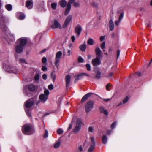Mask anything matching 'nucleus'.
<instances>
[{
  "label": "nucleus",
  "mask_w": 152,
  "mask_h": 152,
  "mask_svg": "<svg viewBox=\"0 0 152 152\" xmlns=\"http://www.w3.org/2000/svg\"><path fill=\"white\" fill-rule=\"evenodd\" d=\"M48 97L45 95L43 94H40L39 97V99L41 101L44 103L48 99Z\"/></svg>",
  "instance_id": "obj_17"
},
{
  "label": "nucleus",
  "mask_w": 152,
  "mask_h": 152,
  "mask_svg": "<svg viewBox=\"0 0 152 152\" xmlns=\"http://www.w3.org/2000/svg\"><path fill=\"white\" fill-rule=\"evenodd\" d=\"M51 27L52 28H58L60 29L61 28V24L56 20H54L53 24L51 25Z\"/></svg>",
  "instance_id": "obj_11"
},
{
  "label": "nucleus",
  "mask_w": 152,
  "mask_h": 152,
  "mask_svg": "<svg viewBox=\"0 0 152 152\" xmlns=\"http://www.w3.org/2000/svg\"><path fill=\"white\" fill-rule=\"evenodd\" d=\"M47 59L45 57H43V58L42 59V62L43 63H45L47 62Z\"/></svg>",
  "instance_id": "obj_51"
},
{
  "label": "nucleus",
  "mask_w": 152,
  "mask_h": 152,
  "mask_svg": "<svg viewBox=\"0 0 152 152\" xmlns=\"http://www.w3.org/2000/svg\"><path fill=\"white\" fill-rule=\"evenodd\" d=\"M19 45L23 47H25L27 44L28 38L26 37H22L18 39Z\"/></svg>",
  "instance_id": "obj_7"
},
{
  "label": "nucleus",
  "mask_w": 152,
  "mask_h": 152,
  "mask_svg": "<svg viewBox=\"0 0 152 152\" xmlns=\"http://www.w3.org/2000/svg\"><path fill=\"white\" fill-rule=\"evenodd\" d=\"M94 102L93 101L90 100L88 101L85 106L86 112L88 113L91 110L93 107Z\"/></svg>",
  "instance_id": "obj_4"
},
{
  "label": "nucleus",
  "mask_w": 152,
  "mask_h": 152,
  "mask_svg": "<svg viewBox=\"0 0 152 152\" xmlns=\"http://www.w3.org/2000/svg\"><path fill=\"white\" fill-rule=\"evenodd\" d=\"M105 42H103L101 45V48L103 49L105 48Z\"/></svg>",
  "instance_id": "obj_45"
},
{
  "label": "nucleus",
  "mask_w": 152,
  "mask_h": 152,
  "mask_svg": "<svg viewBox=\"0 0 152 152\" xmlns=\"http://www.w3.org/2000/svg\"><path fill=\"white\" fill-rule=\"evenodd\" d=\"M15 50L16 52L19 53H20L23 52V48L22 46L18 45L16 46Z\"/></svg>",
  "instance_id": "obj_18"
},
{
  "label": "nucleus",
  "mask_w": 152,
  "mask_h": 152,
  "mask_svg": "<svg viewBox=\"0 0 152 152\" xmlns=\"http://www.w3.org/2000/svg\"><path fill=\"white\" fill-rule=\"evenodd\" d=\"M135 74H136L139 76H140L141 75V73L140 72H138L137 73L136 72L135 73Z\"/></svg>",
  "instance_id": "obj_61"
},
{
  "label": "nucleus",
  "mask_w": 152,
  "mask_h": 152,
  "mask_svg": "<svg viewBox=\"0 0 152 152\" xmlns=\"http://www.w3.org/2000/svg\"><path fill=\"white\" fill-rule=\"evenodd\" d=\"M82 120L78 118L76 121V126L73 129V132L76 133L78 132L81 129V125L82 124Z\"/></svg>",
  "instance_id": "obj_3"
},
{
  "label": "nucleus",
  "mask_w": 152,
  "mask_h": 152,
  "mask_svg": "<svg viewBox=\"0 0 152 152\" xmlns=\"http://www.w3.org/2000/svg\"><path fill=\"white\" fill-rule=\"evenodd\" d=\"M42 78L44 80H46L47 78V75L46 74H43L42 76Z\"/></svg>",
  "instance_id": "obj_54"
},
{
  "label": "nucleus",
  "mask_w": 152,
  "mask_h": 152,
  "mask_svg": "<svg viewBox=\"0 0 152 152\" xmlns=\"http://www.w3.org/2000/svg\"><path fill=\"white\" fill-rule=\"evenodd\" d=\"M120 21H116L115 22V24L116 26H118L119 24V22Z\"/></svg>",
  "instance_id": "obj_62"
},
{
  "label": "nucleus",
  "mask_w": 152,
  "mask_h": 152,
  "mask_svg": "<svg viewBox=\"0 0 152 152\" xmlns=\"http://www.w3.org/2000/svg\"><path fill=\"white\" fill-rule=\"evenodd\" d=\"M47 68L45 66H42V70L43 71H45V70H47Z\"/></svg>",
  "instance_id": "obj_56"
},
{
  "label": "nucleus",
  "mask_w": 152,
  "mask_h": 152,
  "mask_svg": "<svg viewBox=\"0 0 152 152\" xmlns=\"http://www.w3.org/2000/svg\"><path fill=\"white\" fill-rule=\"evenodd\" d=\"M71 9V7H70L67 5L66 8L64 12V14L65 15H67L69 13Z\"/></svg>",
  "instance_id": "obj_25"
},
{
  "label": "nucleus",
  "mask_w": 152,
  "mask_h": 152,
  "mask_svg": "<svg viewBox=\"0 0 152 152\" xmlns=\"http://www.w3.org/2000/svg\"><path fill=\"white\" fill-rule=\"evenodd\" d=\"M116 125V122H114L112 123L111 126V128L112 129H113L114 128Z\"/></svg>",
  "instance_id": "obj_47"
},
{
  "label": "nucleus",
  "mask_w": 152,
  "mask_h": 152,
  "mask_svg": "<svg viewBox=\"0 0 152 152\" xmlns=\"http://www.w3.org/2000/svg\"><path fill=\"white\" fill-rule=\"evenodd\" d=\"M105 39V37L102 36L100 37V40L101 41H102Z\"/></svg>",
  "instance_id": "obj_55"
},
{
  "label": "nucleus",
  "mask_w": 152,
  "mask_h": 152,
  "mask_svg": "<svg viewBox=\"0 0 152 152\" xmlns=\"http://www.w3.org/2000/svg\"><path fill=\"white\" fill-rule=\"evenodd\" d=\"M107 141V138L106 136L104 135L102 137V142L104 144H106Z\"/></svg>",
  "instance_id": "obj_26"
},
{
  "label": "nucleus",
  "mask_w": 152,
  "mask_h": 152,
  "mask_svg": "<svg viewBox=\"0 0 152 152\" xmlns=\"http://www.w3.org/2000/svg\"><path fill=\"white\" fill-rule=\"evenodd\" d=\"M26 112L27 114V115H28V116L29 117H31V111L29 109H26Z\"/></svg>",
  "instance_id": "obj_32"
},
{
  "label": "nucleus",
  "mask_w": 152,
  "mask_h": 152,
  "mask_svg": "<svg viewBox=\"0 0 152 152\" xmlns=\"http://www.w3.org/2000/svg\"><path fill=\"white\" fill-rule=\"evenodd\" d=\"M73 5L75 7H78L80 6V4L79 3L74 2Z\"/></svg>",
  "instance_id": "obj_50"
},
{
  "label": "nucleus",
  "mask_w": 152,
  "mask_h": 152,
  "mask_svg": "<svg viewBox=\"0 0 152 152\" xmlns=\"http://www.w3.org/2000/svg\"><path fill=\"white\" fill-rule=\"evenodd\" d=\"M26 6L28 9H32L33 7V0H27L26 2Z\"/></svg>",
  "instance_id": "obj_13"
},
{
  "label": "nucleus",
  "mask_w": 152,
  "mask_h": 152,
  "mask_svg": "<svg viewBox=\"0 0 152 152\" xmlns=\"http://www.w3.org/2000/svg\"><path fill=\"white\" fill-rule=\"evenodd\" d=\"M100 58L97 57L95 58L92 60V63L94 66H97L101 64V61L99 58Z\"/></svg>",
  "instance_id": "obj_10"
},
{
  "label": "nucleus",
  "mask_w": 152,
  "mask_h": 152,
  "mask_svg": "<svg viewBox=\"0 0 152 152\" xmlns=\"http://www.w3.org/2000/svg\"><path fill=\"white\" fill-rule=\"evenodd\" d=\"M75 0H69L68 2L67 5L70 7H71V4L74 2Z\"/></svg>",
  "instance_id": "obj_35"
},
{
  "label": "nucleus",
  "mask_w": 152,
  "mask_h": 152,
  "mask_svg": "<svg viewBox=\"0 0 152 152\" xmlns=\"http://www.w3.org/2000/svg\"><path fill=\"white\" fill-rule=\"evenodd\" d=\"M62 55V53L61 51L58 52L56 54L55 64L57 68H58V63L60 61L61 57Z\"/></svg>",
  "instance_id": "obj_6"
},
{
  "label": "nucleus",
  "mask_w": 152,
  "mask_h": 152,
  "mask_svg": "<svg viewBox=\"0 0 152 152\" xmlns=\"http://www.w3.org/2000/svg\"><path fill=\"white\" fill-rule=\"evenodd\" d=\"M22 130L23 133L25 135H30L34 132V130L28 124L24 125L22 127Z\"/></svg>",
  "instance_id": "obj_1"
},
{
  "label": "nucleus",
  "mask_w": 152,
  "mask_h": 152,
  "mask_svg": "<svg viewBox=\"0 0 152 152\" xmlns=\"http://www.w3.org/2000/svg\"><path fill=\"white\" fill-rule=\"evenodd\" d=\"M37 99L36 97L29 99L26 102L25 106L28 108L31 107L36 102Z\"/></svg>",
  "instance_id": "obj_2"
},
{
  "label": "nucleus",
  "mask_w": 152,
  "mask_h": 152,
  "mask_svg": "<svg viewBox=\"0 0 152 152\" xmlns=\"http://www.w3.org/2000/svg\"><path fill=\"white\" fill-rule=\"evenodd\" d=\"M60 141H59L58 142L56 143L54 145V148H58L60 146Z\"/></svg>",
  "instance_id": "obj_34"
},
{
  "label": "nucleus",
  "mask_w": 152,
  "mask_h": 152,
  "mask_svg": "<svg viewBox=\"0 0 152 152\" xmlns=\"http://www.w3.org/2000/svg\"><path fill=\"white\" fill-rule=\"evenodd\" d=\"M28 89L30 91L33 92L35 90V87L34 85L30 84L28 86Z\"/></svg>",
  "instance_id": "obj_23"
},
{
  "label": "nucleus",
  "mask_w": 152,
  "mask_h": 152,
  "mask_svg": "<svg viewBox=\"0 0 152 152\" xmlns=\"http://www.w3.org/2000/svg\"><path fill=\"white\" fill-rule=\"evenodd\" d=\"M109 26L110 31H113L114 28V24L112 19H110V20Z\"/></svg>",
  "instance_id": "obj_22"
},
{
  "label": "nucleus",
  "mask_w": 152,
  "mask_h": 152,
  "mask_svg": "<svg viewBox=\"0 0 152 152\" xmlns=\"http://www.w3.org/2000/svg\"><path fill=\"white\" fill-rule=\"evenodd\" d=\"M83 76H89V75L88 74L86 73H82L77 75L76 76V78L75 81V82H76L78 80L81 78V77Z\"/></svg>",
  "instance_id": "obj_14"
},
{
  "label": "nucleus",
  "mask_w": 152,
  "mask_h": 152,
  "mask_svg": "<svg viewBox=\"0 0 152 152\" xmlns=\"http://www.w3.org/2000/svg\"><path fill=\"white\" fill-rule=\"evenodd\" d=\"M63 132V130L61 128H59L57 131V132L58 134H61Z\"/></svg>",
  "instance_id": "obj_37"
},
{
  "label": "nucleus",
  "mask_w": 152,
  "mask_h": 152,
  "mask_svg": "<svg viewBox=\"0 0 152 152\" xmlns=\"http://www.w3.org/2000/svg\"><path fill=\"white\" fill-rule=\"evenodd\" d=\"M48 88L49 90H52L53 89L54 86L53 84H51L48 86Z\"/></svg>",
  "instance_id": "obj_46"
},
{
  "label": "nucleus",
  "mask_w": 152,
  "mask_h": 152,
  "mask_svg": "<svg viewBox=\"0 0 152 152\" xmlns=\"http://www.w3.org/2000/svg\"><path fill=\"white\" fill-rule=\"evenodd\" d=\"M102 99L104 102H107L109 101L110 100V99Z\"/></svg>",
  "instance_id": "obj_58"
},
{
  "label": "nucleus",
  "mask_w": 152,
  "mask_h": 152,
  "mask_svg": "<svg viewBox=\"0 0 152 152\" xmlns=\"http://www.w3.org/2000/svg\"><path fill=\"white\" fill-rule=\"evenodd\" d=\"M86 66L87 68V69L88 71H90L91 70V66L89 64H87L86 65Z\"/></svg>",
  "instance_id": "obj_41"
},
{
  "label": "nucleus",
  "mask_w": 152,
  "mask_h": 152,
  "mask_svg": "<svg viewBox=\"0 0 152 152\" xmlns=\"http://www.w3.org/2000/svg\"><path fill=\"white\" fill-rule=\"evenodd\" d=\"M79 48L80 50L82 52H84L85 51L86 49V45L85 44H83L79 46Z\"/></svg>",
  "instance_id": "obj_24"
},
{
  "label": "nucleus",
  "mask_w": 152,
  "mask_h": 152,
  "mask_svg": "<svg viewBox=\"0 0 152 152\" xmlns=\"http://www.w3.org/2000/svg\"><path fill=\"white\" fill-rule=\"evenodd\" d=\"M95 94L93 93L89 92L85 95L82 98L81 100V102L83 103L88 99L91 96Z\"/></svg>",
  "instance_id": "obj_12"
},
{
  "label": "nucleus",
  "mask_w": 152,
  "mask_h": 152,
  "mask_svg": "<svg viewBox=\"0 0 152 152\" xmlns=\"http://www.w3.org/2000/svg\"><path fill=\"white\" fill-rule=\"evenodd\" d=\"M51 77L53 80V81L54 82L56 78V76L55 75L53 74V72L51 73Z\"/></svg>",
  "instance_id": "obj_42"
},
{
  "label": "nucleus",
  "mask_w": 152,
  "mask_h": 152,
  "mask_svg": "<svg viewBox=\"0 0 152 152\" xmlns=\"http://www.w3.org/2000/svg\"><path fill=\"white\" fill-rule=\"evenodd\" d=\"M48 136V131L46 130H45L44 136L43 137L44 138H45L47 137Z\"/></svg>",
  "instance_id": "obj_39"
},
{
  "label": "nucleus",
  "mask_w": 152,
  "mask_h": 152,
  "mask_svg": "<svg viewBox=\"0 0 152 152\" xmlns=\"http://www.w3.org/2000/svg\"><path fill=\"white\" fill-rule=\"evenodd\" d=\"M101 72L98 70L97 71L96 74L95 76V77L97 79H99L101 77Z\"/></svg>",
  "instance_id": "obj_28"
},
{
  "label": "nucleus",
  "mask_w": 152,
  "mask_h": 152,
  "mask_svg": "<svg viewBox=\"0 0 152 152\" xmlns=\"http://www.w3.org/2000/svg\"><path fill=\"white\" fill-rule=\"evenodd\" d=\"M128 97L127 96H126L123 100V103L124 104L125 103L128 101Z\"/></svg>",
  "instance_id": "obj_48"
},
{
  "label": "nucleus",
  "mask_w": 152,
  "mask_h": 152,
  "mask_svg": "<svg viewBox=\"0 0 152 152\" xmlns=\"http://www.w3.org/2000/svg\"><path fill=\"white\" fill-rule=\"evenodd\" d=\"M100 111L101 113H103L105 115H107L108 114L107 110V109H105L104 107L101 106L99 108Z\"/></svg>",
  "instance_id": "obj_20"
},
{
  "label": "nucleus",
  "mask_w": 152,
  "mask_h": 152,
  "mask_svg": "<svg viewBox=\"0 0 152 152\" xmlns=\"http://www.w3.org/2000/svg\"><path fill=\"white\" fill-rule=\"evenodd\" d=\"M6 69L7 72L17 74L18 71L16 67L11 65H8L6 67Z\"/></svg>",
  "instance_id": "obj_5"
},
{
  "label": "nucleus",
  "mask_w": 152,
  "mask_h": 152,
  "mask_svg": "<svg viewBox=\"0 0 152 152\" xmlns=\"http://www.w3.org/2000/svg\"><path fill=\"white\" fill-rule=\"evenodd\" d=\"M45 95L48 97V95L49 94V91L48 89H45L44 91V94Z\"/></svg>",
  "instance_id": "obj_38"
},
{
  "label": "nucleus",
  "mask_w": 152,
  "mask_h": 152,
  "mask_svg": "<svg viewBox=\"0 0 152 152\" xmlns=\"http://www.w3.org/2000/svg\"><path fill=\"white\" fill-rule=\"evenodd\" d=\"M71 54V51L70 50H69L67 52V55L69 56Z\"/></svg>",
  "instance_id": "obj_63"
},
{
  "label": "nucleus",
  "mask_w": 152,
  "mask_h": 152,
  "mask_svg": "<svg viewBox=\"0 0 152 152\" xmlns=\"http://www.w3.org/2000/svg\"><path fill=\"white\" fill-rule=\"evenodd\" d=\"M91 6L93 8H97L98 7V4L95 2H92L91 4Z\"/></svg>",
  "instance_id": "obj_29"
},
{
  "label": "nucleus",
  "mask_w": 152,
  "mask_h": 152,
  "mask_svg": "<svg viewBox=\"0 0 152 152\" xmlns=\"http://www.w3.org/2000/svg\"><path fill=\"white\" fill-rule=\"evenodd\" d=\"M124 16V13L123 12L121 13L119 16V21H121L122 19Z\"/></svg>",
  "instance_id": "obj_43"
},
{
  "label": "nucleus",
  "mask_w": 152,
  "mask_h": 152,
  "mask_svg": "<svg viewBox=\"0 0 152 152\" xmlns=\"http://www.w3.org/2000/svg\"><path fill=\"white\" fill-rule=\"evenodd\" d=\"M83 149L81 145L78 148V150H79L80 152H81L83 151Z\"/></svg>",
  "instance_id": "obj_57"
},
{
  "label": "nucleus",
  "mask_w": 152,
  "mask_h": 152,
  "mask_svg": "<svg viewBox=\"0 0 152 152\" xmlns=\"http://www.w3.org/2000/svg\"><path fill=\"white\" fill-rule=\"evenodd\" d=\"M95 52L97 57H101V54L102 53V51L99 47L95 49Z\"/></svg>",
  "instance_id": "obj_19"
},
{
  "label": "nucleus",
  "mask_w": 152,
  "mask_h": 152,
  "mask_svg": "<svg viewBox=\"0 0 152 152\" xmlns=\"http://www.w3.org/2000/svg\"><path fill=\"white\" fill-rule=\"evenodd\" d=\"M72 127V124H70L69 125V126L68 128V131Z\"/></svg>",
  "instance_id": "obj_60"
},
{
  "label": "nucleus",
  "mask_w": 152,
  "mask_h": 152,
  "mask_svg": "<svg viewBox=\"0 0 152 152\" xmlns=\"http://www.w3.org/2000/svg\"><path fill=\"white\" fill-rule=\"evenodd\" d=\"M93 40L91 38H89L87 41V44L90 45H93Z\"/></svg>",
  "instance_id": "obj_31"
},
{
  "label": "nucleus",
  "mask_w": 152,
  "mask_h": 152,
  "mask_svg": "<svg viewBox=\"0 0 152 152\" xmlns=\"http://www.w3.org/2000/svg\"><path fill=\"white\" fill-rule=\"evenodd\" d=\"M112 86V85L111 83H108L107 84L106 86V90L108 91H110L111 89L109 88L111 87Z\"/></svg>",
  "instance_id": "obj_36"
},
{
  "label": "nucleus",
  "mask_w": 152,
  "mask_h": 152,
  "mask_svg": "<svg viewBox=\"0 0 152 152\" xmlns=\"http://www.w3.org/2000/svg\"><path fill=\"white\" fill-rule=\"evenodd\" d=\"M78 61L79 63H82L84 62V59L80 56H79L78 58Z\"/></svg>",
  "instance_id": "obj_33"
},
{
  "label": "nucleus",
  "mask_w": 152,
  "mask_h": 152,
  "mask_svg": "<svg viewBox=\"0 0 152 152\" xmlns=\"http://www.w3.org/2000/svg\"><path fill=\"white\" fill-rule=\"evenodd\" d=\"M66 87H68L70 84L71 76L70 75H67L65 76Z\"/></svg>",
  "instance_id": "obj_16"
},
{
  "label": "nucleus",
  "mask_w": 152,
  "mask_h": 152,
  "mask_svg": "<svg viewBox=\"0 0 152 152\" xmlns=\"http://www.w3.org/2000/svg\"><path fill=\"white\" fill-rule=\"evenodd\" d=\"M39 78V74H36L34 77V80L36 81H38Z\"/></svg>",
  "instance_id": "obj_44"
},
{
  "label": "nucleus",
  "mask_w": 152,
  "mask_h": 152,
  "mask_svg": "<svg viewBox=\"0 0 152 152\" xmlns=\"http://www.w3.org/2000/svg\"><path fill=\"white\" fill-rule=\"evenodd\" d=\"M57 5V4L56 3H52L51 4V7L53 9L56 10Z\"/></svg>",
  "instance_id": "obj_30"
},
{
  "label": "nucleus",
  "mask_w": 152,
  "mask_h": 152,
  "mask_svg": "<svg viewBox=\"0 0 152 152\" xmlns=\"http://www.w3.org/2000/svg\"><path fill=\"white\" fill-rule=\"evenodd\" d=\"M19 61H20V62L21 63H25L26 64L27 63L26 62V61L25 60L23 59H20Z\"/></svg>",
  "instance_id": "obj_52"
},
{
  "label": "nucleus",
  "mask_w": 152,
  "mask_h": 152,
  "mask_svg": "<svg viewBox=\"0 0 152 152\" xmlns=\"http://www.w3.org/2000/svg\"><path fill=\"white\" fill-rule=\"evenodd\" d=\"M71 39L72 41L73 42H74L75 41V37L74 36H72L71 37Z\"/></svg>",
  "instance_id": "obj_59"
},
{
  "label": "nucleus",
  "mask_w": 152,
  "mask_h": 152,
  "mask_svg": "<svg viewBox=\"0 0 152 152\" xmlns=\"http://www.w3.org/2000/svg\"><path fill=\"white\" fill-rule=\"evenodd\" d=\"M5 7L6 9L8 11H11L12 10V5L10 4H6Z\"/></svg>",
  "instance_id": "obj_27"
},
{
  "label": "nucleus",
  "mask_w": 152,
  "mask_h": 152,
  "mask_svg": "<svg viewBox=\"0 0 152 152\" xmlns=\"http://www.w3.org/2000/svg\"><path fill=\"white\" fill-rule=\"evenodd\" d=\"M82 30V27L80 24H78L75 28V33L77 34L78 36L80 34Z\"/></svg>",
  "instance_id": "obj_15"
},
{
  "label": "nucleus",
  "mask_w": 152,
  "mask_h": 152,
  "mask_svg": "<svg viewBox=\"0 0 152 152\" xmlns=\"http://www.w3.org/2000/svg\"><path fill=\"white\" fill-rule=\"evenodd\" d=\"M111 131L109 130L107 132V134L109 135L111 133Z\"/></svg>",
  "instance_id": "obj_64"
},
{
  "label": "nucleus",
  "mask_w": 152,
  "mask_h": 152,
  "mask_svg": "<svg viewBox=\"0 0 152 152\" xmlns=\"http://www.w3.org/2000/svg\"><path fill=\"white\" fill-rule=\"evenodd\" d=\"M88 131L92 133L93 132V128L91 126H89L88 128Z\"/></svg>",
  "instance_id": "obj_49"
},
{
  "label": "nucleus",
  "mask_w": 152,
  "mask_h": 152,
  "mask_svg": "<svg viewBox=\"0 0 152 152\" xmlns=\"http://www.w3.org/2000/svg\"><path fill=\"white\" fill-rule=\"evenodd\" d=\"M72 19V16L71 15H70L67 16L62 26V27L63 28H65L66 27L67 25L69 23L70 21Z\"/></svg>",
  "instance_id": "obj_9"
},
{
  "label": "nucleus",
  "mask_w": 152,
  "mask_h": 152,
  "mask_svg": "<svg viewBox=\"0 0 152 152\" xmlns=\"http://www.w3.org/2000/svg\"><path fill=\"white\" fill-rule=\"evenodd\" d=\"M25 16L24 14H21L20 15L19 18V19L22 20L25 18Z\"/></svg>",
  "instance_id": "obj_40"
},
{
  "label": "nucleus",
  "mask_w": 152,
  "mask_h": 152,
  "mask_svg": "<svg viewBox=\"0 0 152 152\" xmlns=\"http://www.w3.org/2000/svg\"><path fill=\"white\" fill-rule=\"evenodd\" d=\"M90 139L91 140V143L88 150V152H92L95 146V142L94 138L91 137L90 138Z\"/></svg>",
  "instance_id": "obj_8"
},
{
  "label": "nucleus",
  "mask_w": 152,
  "mask_h": 152,
  "mask_svg": "<svg viewBox=\"0 0 152 152\" xmlns=\"http://www.w3.org/2000/svg\"><path fill=\"white\" fill-rule=\"evenodd\" d=\"M59 4L62 7L64 8L67 5V2L65 0H61L59 1Z\"/></svg>",
  "instance_id": "obj_21"
},
{
  "label": "nucleus",
  "mask_w": 152,
  "mask_h": 152,
  "mask_svg": "<svg viewBox=\"0 0 152 152\" xmlns=\"http://www.w3.org/2000/svg\"><path fill=\"white\" fill-rule=\"evenodd\" d=\"M120 50H117V58H118L119 56Z\"/></svg>",
  "instance_id": "obj_53"
}]
</instances>
